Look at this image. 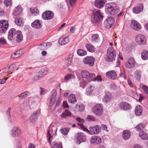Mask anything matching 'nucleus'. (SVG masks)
<instances>
[{
  "label": "nucleus",
  "instance_id": "nucleus-1",
  "mask_svg": "<svg viewBox=\"0 0 148 148\" xmlns=\"http://www.w3.org/2000/svg\"><path fill=\"white\" fill-rule=\"evenodd\" d=\"M106 13L108 14L115 15L118 13L120 10L114 3H108L105 6Z\"/></svg>",
  "mask_w": 148,
  "mask_h": 148
},
{
  "label": "nucleus",
  "instance_id": "nucleus-2",
  "mask_svg": "<svg viewBox=\"0 0 148 148\" xmlns=\"http://www.w3.org/2000/svg\"><path fill=\"white\" fill-rule=\"evenodd\" d=\"M116 56V52L113 48H109L107 50L106 60L111 62L114 60Z\"/></svg>",
  "mask_w": 148,
  "mask_h": 148
},
{
  "label": "nucleus",
  "instance_id": "nucleus-3",
  "mask_svg": "<svg viewBox=\"0 0 148 148\" xmlns=\"http://www.w3.org/2000/svg\"><path fill=\"white\" fill-rule=\"evenodd\" d=\"M103 17V16L100 13V11L96 10L93 13V15L92 16L91 21L92 22L96 23L99 22L100 20Z\"/></svg>",
  "mask_w": 148,
  "mask_h": 148
},
{
  "label": "nucleus",
  "instance_id": "nucleus-4",
  "mask_svg": "<svg viewBox=\"0 0 148 148\" xmlns=\"http://www.w3.org/2000/svg\"><path fill=\"white\" fill-rule=\"evenodd\" d=\"M93 112L97 116L101 115L103 113V108L101 104H97L93 107L92 108Z\"/></svg>",
  "mask_w": 148,
  "mask_h": 148
},
{
  "label": "nucleus",
  "instance_id": "nucleus-5",
  "mask_svg": "<svg viewBox=\"0 0 148 148\" xmlns=\"http://www.w3.org/2000/svg\"><path fill=\"white\" fill-rule=\"evenodd\" d=\"M9 27L8 22L5 20L0 21V32L1 33H5Z\"/></svg>",
  "mask_w": 148,
  "mask_h": 148
},
{
  "label": "nucleus",
  "instance_id": "nucleus-6",
  "mask_svg": "<svg viewBox=\"0 0 148 148\" xmlns=\"http://www.w3.org/2000/svg\"><path fill=\"white\" fill-rule=\"evenodd\" d=\"M76 140L77 143L79 144L81 143L86 142V136L82 132H78L75 135Z\"/></svg>",
  "mask_w": 148,
  "mask_h": 148
},
{
  "label": "nucleus",
  "instance_id": "nucleus-7",
  "mask_svg": "<svg viewBox=\"0 0 148 148\" xmlns=\"http://www.w3.org/2000/svg\"><path fill=\"white\" fill-rule=\"evenodd\" d=\"M136 42L139 45H144L146 42V39L145 36L142 34H139L136 37Z\"/></svg>",
  "mask_w": 148,
  "mask_h": 148
},
{
  "label": "nucleus",
  "instance_id": "nucleus-8",
  "mask_svg": "<svg viewBox=\"0 0 148 148\" xmlns=\"http://www.w3.org/2000/svg\"><path fill=\"white\" fill-rule=\"evenodd\" d=\"M120 109L121 110L127 111L130 110L132 108L131 105L128 103L122 102L119 105Z\"/></svg>",
  "mask_w": 148,
  "mask_h": 148
},
{
  "label": "nucleus",
  "instance_id": "nucleus-9",
  "mask_svg": "<svg viewBox=\"0 0 148 148\" xmlns=\"http://www.w3.org/2000/svg\"><path fill=\"white\" fill-rule=\"evenodd\" d=\"M54 16L53 13L51 11H46L42 14V17L45 20H49L52 19Z\"/></svg>",
  "mask_w": 148,
  "mask_h": 148
},
{
  "label": "nucleus",
  "instance_id": "nucleus-10",
  "mask_svg": "<svg viewBox=\"0 0 148 148\" xmlns=\"http://www.w3.org/2000/svg\"><path fill=\"white\" fill-rule=\"evenodd\" d=\"M21 132L20 129L16 127L12 128L11 135L14 137H18L21 135Z\"/></svg>",
  "mask_w": 148,
  "mask_h": 148
},
{
  "label": "nucleus",
  "instance_id": "nucleus-11",
  "mask_svg": "<svg viewBox=\"0 0 148 148\" xmlns=\"http://www.w3.org/2000/svg\"><path fill=\"white\" fill-rule=\"evenodd\" d=\"M114 19L110 17L107 18L104 22V24L107 28H110L114 25Z\"/></svg>",
  "mask_w": 148,
  "mask_h": 148
},
{
  "label": "nucleus",
  "instance_id": "nucleus-12",
  "mask_svg": "<svg viewBox=\"0 0 148 148\" xmlns=\"http://www.w3.org/2000/svg\"><path fill=\"white\" fill-rule=\"evenodd\" d=\"M94 58L92 56H87L83 60V62L85 64H87L89 66H92L94 63Z\"/></svg>",
  "mask_w": 148,
  "mask_h": 148
},
{
  "label": "nucleus",
  "instance_id": "nucleus-13",
  "mask_svg": "<svg viewBox=\"0 0 148 148\" xmlns=\"http://www.w3.org/2000/svg\"><path fill=\"white\" fill-rule=\"evenodd\" d=\"M91 143L94 145L100 144L101 142V139L100 137L97 136H92L90 139Z\"/></svg>",
  "mask_w": 148,
  "mask_h": 148
},
{
  "label": "nucleus",
  "instance_id": "nucleus-14",
  "mask_svg": "<svg viewBox=\"0 0 148 148\" xmlns=\"http://www.w3.org/2000/svg\"><path fill=\"white\" fill-rule=\"evenodd\" d=\"M130 26L133 29L137 31L139 30L141 28V25L135 20L132 21Z\"/></svg>",
  "mask_w": 148,
  "mask_h": 148
},
{
  "label": "nucleus",
  "instance_id": "nucleus-15",
  "mask_svg": "<svg viewBox=\"0 0 148 148\" xmlns=\"http://www.w3.org/2000/svg\"><path fill=\"white\" fill-rule=\"evenodd\" d=\"M57 128L55 126H53L51 127H49L47 131V134L48 137V141L50 145L51 144V138L52 137V136L51 135L50 133V132L51 134L53 133V130H54L55 133H56L57 132Z\"/></svg>",
  "mask_w": 148,
  "mask_h": 148
},
{
  "label": "nucleus",
  "instance_id": "nucleus-16",
  "mask_svg": "<svg viewBox=\"0 0 148 148\" xmlns=\"http://www.w3.org/2000/svg\"><path fill=\"white\" fill-rule=\"evenodd\" d=\"M135 63L134 58H129L128 61L125 63V66L126 68L131 69L135 66Z\"/></svg>",
  "mask_w": 148,
  "mask_h": 148
},
{
  "label": "nucleus",
  "instance_id": "nucleus-17",
  "mask_svg": "<svg viewBox=\"0 0 148 148\" xmlns=\"http://www.w3.org/2000/svg\"><path fill=\"white\" fill-rule=\"evenodd\" d=\"M39 114V112L38 111H36L32 114L29 117V121L30 123L32 124L35 123L37 120Z\"/></svg>",
  "mask_w": 148,
  "mask_h": 148
},
{
  "label": "nucleus",
  "instance_id": "nucleus-18",
  "mask_svg": "<svg viewBox=\"0 0 148 148\" xmlns=\"http://www.w3.org/2000/svg\"><path fill=\"white\" fill-rule=\"evenodd\" d=\"M81 74L83 77L86 79H90L94 77L95 74L94 73L90 74L88 71L84 70L82 71Z\"/></svg>",
  "mask_w": 148,
  "mask_h": 148
},
{
  "label": "nucleus",
  "instance_id": "nucleus-19",
  "mask_svg": "<svg viewBox=\"0 0 148 148\" xmlns=\"http://www.w3.org/2000/svg\"><path fill=\"white\" fill-rule=\"evenodd\" d=\"M89 129L92 133L95 134H97L99 133L101 130L100 127L98 125L90 127Z\"/></svg>",
  "mask_w": 148,
  "mask_h": 148
},
{
  "label": "nucleus",
  "instance_id": "nucleus-20",
  "mask_svg": "<svg viewBox=\"0 0 148 148\" xmlns=\"http://www.w3.org/2000/svg\"><path fill=\"white\" fill-rule=\"evenodd\" d=\"M17 35V31L14 28H12L10 29L8 32V38L10 40H12L14 36H16Z\"/></svg>",
  "mask_w": 148,
  "mask_h": 148
},
{
  "label": "nucleus",
  "instance_id": "nucleus-21",
  "mask_svg": "<svg viewBox=\"0 0 148 148\" xmlns=\"http://www.w3.org/2000/svg\"><path fill=\"white\" fill-rule=\"evenodd\" d=\"M31 26L35 28H40L42 27V21L39 20H36L32 23Z\"/></svg>",
  "mask_w": 148,
  "mask_h": 148
},
{
  "label": "nucleus",
  "instance_id": "nucleus-22",
  "mask_svg": "<svg viewBox=\"0 0 148 148\" xmlns=\"http://www.w3.org/2000/svg\"><path fill=\"white\" fill-rule=\"evenodd\" d=\"M106 2V0H95V5L96 7L99 8L103 7Z\"/></svg>",
  "mask_w": 148,
  "mask_h": 148
},
{
  "label": "nucleus",
  "instance_id": "nucleus-23",
  "mask_svg": "<svg viewBox=\"0 0 148 148\" xmlns=\"http://www.w3.org/2000/svg\"><path fill=\"white\" fill-rule=\"evenodd\" d=\"M106 75L108 77L112 79H115L117 77L116 72L113 71H111L106 72Z\"/></svg>",
  "mask_w": 148,
  "mask_h": 148
},
{
  "label": "nucleus",
  "instance_id": "nucleus-24",
  "mask_svg": "<svg viewBox=\"0 0 148 148\" xmlns=\"http://www.w3.org/2000/svg\"><path fill=\"white\" fill-rule=\"evenodd\" d=\"M143 5L142 4H140L134 8L132 9V11L134 13H139L143 10Z\"/></svg>",
  "mask_w": 148,
  "mask_h": 148
},
{
  "label": "nucleus",
  "instance_id": "nucleus-25",
  "mask_svg": "<svg viewBox=\"0 0 148 148\" xmlns=\"http://www.w3.org/2000/svg\"><path fill=\"white\" fill-rule=\"evenodd\" d=\"M69 42V38L65 37L61 38L58 40L59 44L61 45H64L67 43Z\"/></svg>",
  "mask_w": 148,
  "mask_h": 148
},
{
  "label": "nucleus",
  "instance_id": "nucleus-26",
  "mask_svg": "<svg viewBox=\"0 0 148 148\" xmlns=\"http://www.w3.org/2000/svg\"><path fill=\"white\" fill-rule=\"evenodd\" d=\"M72 114L68 110L65 109L60 115L61 117L63 118H66L71 116Z\"/></svg>",
  "mask_w": 148,
  "mask_h": 148
},
{
  "label": "nucleus",
  "instance_id": "nucleus-27",
  "mask_svg": "<svg viewBox=\"0 0 148 148\" xmlns=\"http://www.w3.org/2000/svg\"><path fill=\"white\" fill-rule=\"evenodd\" d=\"M23 53L22 50H19L15 52L11 56V58L12 59L18 58L21 56L22 55Z\"/></svg>",
  "mask_w": 148,
  "mask_h": 148
},
{
  "label": "nucleus",
  "instance_id": "nucleus-28",
  "mask_svg": "<svg viewBox=\"0 0 148 148\" xmlns=\"http://www.w3.org/2000/svg\"><path fill=\"white\" fill-rule=\"evenodd\" d=\"M130 132L128 130H125L123 132L122 136L123 139L125 140L128 139L130 137Z\"/></svg>",
  "mask_w": 148,
  "mask_h": 148
},
{
  "label": "nucleus",
  "instance_id": "nucleus-29",
  "mask_svg": "<svg viewBox=\"0 0 148 148\" xmlns=\"http://www.w3.org/2000/svg\"><path fill=\"white\" fill-rule=\"evenodd\" d=\"M112 97V94L109 92H106V95L103 99V102L106 103L109 102L111 100Z\"/></svg>",
  "mask_w": 148,
  "mask_h": 148
},
{
  "label": "nucleus",
  "instance_id": "nucleus-30",
  "mask_svg": "<svg viewBox=\"0 0 148 148\" xmlns=\"http://www.w3.org/2000/svg\"><path fill=\"white\" fill-rule=\"evenodd\" d=\"M143 112L142 107L140 105L136 106L135 108V112L137 116H140L142 114Z\"/></svg>",
  "mask_w": 148,
  "mask_h": 148
},
{
  "label": "nucleus",
  "instance_id": "nucleus-31",
  "mask_svg": "<svg viewBox=\"0 0 148 148\" xmlns=\"http://www.w3.org/2000/svg\"><path fill=\"white\" fill-rule=\"evenodd\" d=\"M73 55L70 54L68 57L65 59V64L66 66H69L71 63V61L73 59Z\"/></svg>",
  "mask_w": 148,
  "mask_h": 148
},
{
  "label": "nucleus",
  "instance_id": "nucleus-32",
  "mask_svg": "<svg viewBox=\"0 0 148 148\" xmlns=\"http://www.w3.org/2000/svg\"><path fill=\"white\" fill-rule=\"evenodd\" d=\"M16 41L18 42H21L23 39V36L20 30L17 31V35H16Z\"/></svg>",
  "mask_w": 148,
  "mask_h": 148
},
{
  "label": "nucleus",
  "instance_id": "nucleus-33",
  "mask_svg": "<svg viewBox=\"0 0 148 148\" xmlns=\"http://www.w3.org/2000/svg\"><path fill=\"white\" fill-rule=\"evenodd\" d=\"M14 22L16 25L19 26H22L24 25V21L21 18H15Z\"/></svg>",
  "mask_w": 148,
  "mask_h": 148
},
{
  "label": "nucleus",
  "instance_id": "nucleus-34",
  "mask_svg": "<svg viewBox=\"0 0 148 148\" xmlns=\"http://www.w3.org/2000/svg\"><path fill=\"white\" fill-rule=\"evenodd\" d=\"M68 101L69 103L72 104H74L77 102V100L75 99V95L74 94H71L69 96Z\"/></svg>",
  "mask_w": 148,
  "mask_h": 148
},
{
  "label": "nucleus",
  "instance_id": "nucleus-35",
  "mask_svg": "<svg viewBox=\"0 0 148 148\" xmlns=\"http://www.w3.org/2000/svg\"><path fill=\"white\" fill-rule=\"evenodd\" d=\"M139 137L143 140H148V134L143 131L140 132L139 134Z\"/></svg>",
  "mask_w": 148,
  "mask_h": 148
},
{
  "label": "nucleus",
  "instance_id": "nucleus-36",
  "mask_svg": "<svg viewBox=\"0 0 148 148\" xmlns=\"http://www.w3.org/2000/svg\"><path fill=\"white\" fill-rule=\"evenodd\" d=\"M22 11V8L21 6H17L14 10L13 11V14L15 16L18 15Z\"/></svg>",
  "mask_w": 148,
  "mask_h": 148
},
{
  "label": "nucleus",
  "instance_id": "nucleus-37",
  "mask_svg": "<svg viewBox=\"0 0 148 148\" xmlns=\"http://www.w3.org/2000/svg\"><path fill=\"white\" fill-rule=\"evenodd\" d=\"M85 47L87 50L90 52H94L95 51V48L92 45L86 44L85 45Z\"/></svg>",
  "mask_w": 148,
  "mask_h": 148
},
{
  "label": "nucleus",
  "instance_id": "nucleus-38",
  "mask_svg": "<svg viewBox=\"0 0 148 148\" xmlns=\"http://www.w3.org/2000/svg\"><path fill=\"white\" fill-rule=\"evenodd\" d=\"M141 57L143 60H146L148 59V51L146 50H143L141 53Z\"/></svg>",
  "mask_w": 148,
  "mask_h": 148
},
{
  "label": "nucleus",
  "instance_id": "nucleus-39",
  "mask_svg": "<svg viewBox=\"0 0 148 148\" xmlns=\"http://www.w3.org/2000/svg\"><path fill=\"white\" fill-rule=\"evenodd\" d=\"M30 94L29 92L25 91L21 93L18 96V98L20 100H22L28 96Z\"/></svg>",
  "mask_w": 148,
  "mask_h": 148
},
{
  "label": "nucleus",
  "instance_id": "nucleus-40",
  "mask_svg": "<svg viewBox=\"0 0 148 148\" xmlns=\"http://www.w3.org/2000/svg\"><path fill=\"white\" fill-rule=\"evenodd\" d=\"M99 40V36L98 34H93L92 36L91 41L93 42H98Z\"/></svg>",
  "mask_w": 148,
  "mask_h": 148
},
{
  "label": "nucleus",
  "instance_id": "nucleus-41",
  "mask_svg": "<svg viewBox=\"0 0 148 148\" xmlns=\"http://www.w3.org/2000/svg\"><path fill=\"white\" fill-rule=\"evenodd\" d=\"M145 127V125L143 123H140L137 125L135 127L136 130L137 131H140L143 130Z\"/></svg>",
  "mask_w": 148,
  "mask_h": 148
},
{
  "label": "nucleus",
  "instance_id": "nucleus-42",
  "mask_svg": "<svg viewBox=\"0 0 148 148\" xmlns=\"http://www.w3.org/2000/svg\"><path fill=\"white\" fill-rule=\"evenodd\" d=\"M53 146H51V148H62V143H58L56 141H54L53 143Z\"/></svg>",
  "mask_w": 148,
  "mask_h": 148
},
{
  "label": "nucleus",
  "instance_id": "nucleus-43",
  "mask_svg": "<svg viewBox=\"0 0 148 148\" xmlns=\"http://www.w3.org/2000/svg\"><path fill=\"white\" fill-rule=\"evenodd\" d=\"M30 10L31 12L34 15H37L39 14V10L37 8H31Z\"/></svg>",
  "mask_w": 148,
  "mask_h": 148
},
{
  "label": "nucleus",
  "instance_id": "nucleus-44",
  "mask_svg": "<svg viewBox=\"0 0 148 148\" xmlns=\"http://www.w3.org/2000/svg\"><path fill=\"white\" fill-rule=\"evenodd\" d=\"M75 108L76 109L78 110L80 112H83L84 110L85 107L83 104H77L76 105Z\"/></svg>",
  "mask_w": 148,
  "mask_h": 148
},
{
  "label": "nucleus",
  "instance_id": "nucleus-45",
  "mask_svg": "<svg viewBox=\"0 0 148 148\" xmlns=\"http://www.w3.org/2000/svg\"><path fill=\"white\" fill-rule=\"evenodd\" d=\"M70 129L69 128H64L60 130V132L64 135H66Z\"/></svg>",
  "mask_w": 148,
  "mask_h": 148
},
{
  "label": "nucleus",
  "instance_id": "nucleus-46",
  "mask_svg": "<svg viewBox=\"0 0 148 148\" xmlns=\"http://www.w3.org/2000/svg\"><path fill=\"white\" fill-rule=\"evenodd\" d=\"M86 53L87 52L86 51L82 49H79L77 51V54L80 56L85 55L86 54Z\"/></svg>",
  "mask_w": 148,
  "mask_h": 148
},
{
  "label": "nucleus",
  "instance_id": "nucleus-47",
  "mask_svg": "<svg viewBox=\"0 0 148 148\" xmlns=\"http://www.w3.org/2000/svg\"><path fill=\"white\" fill-rule=\"evenodd\" d=\"M74 76L71 74H69L65 75L64 77V80L66 82H67L69 80L73 78Z\"/></svg>",
  "mask_w": 148,
  "mask_h": 148
},
{
  "label": "nucleus",
  "instance_id": "nucleus-48",
  "mask_svg": "<svg viewBox=\"0 0 148 148\" xmlns=\"http://www.w3.org/2000/svg\"><path fill=\"white\" fill-rule=\"evenodd\" d=\"M88 84V82L87 81L83 79L80 82V86L84 88Z\"/></svg>",
  "mask_w": 148,
  "mask_h": 148
},
{
  "label": "nucleus",
  "instance_id": "nucleus-49",
  "mask_svg": "<svg viewBox=\"0 0 148 148\" xmlns=\"http://www.w3.org/2000/svg\"><path fill=\"white\" fill-rule=\"evenodd\" d=\"M79 126L81 127V128L83 130V131L87 132L89 134H90V132L87 129L85 128L84 126L82 124H78Z\"/></svg>",
  "mask_w": 148,
  "mask_h": 148
},
{
  "label": "nucleus",
  "instance_id": "nucleus-50",
  "mask_svg": "<svg viewBox=\"0 0 148 148\" xmlns=\"http://www.w3.org/2000/svg\"><path fill=\"white\" fill-rule=\"evenodd\" d=\"M79 126L81 127V128L83 130V131L87 132L89 134H90V132L87 129L85 128L84 126L82 124H78Z\"/></svg>",
  "mask_w": 148,
  "mask_h": 148
},
{
  "label": "nucleus",
  "instance_id": "nucleus-51",
  "mask_svg": "<svg viewBox=\"0 0 148 148\" xmlns=\"http://www.w3.org/2000/svg\"><path fill=\"white\" fill-rule=\"evenodd\" d=\"M142 88L144 92L147 94V96L148 97V87L145 85H143Z\"/></svg>",
  "mask_w": 148,
  "mask_h": 148
},
{
  "label": "nucleus",
  "instance_id": "nucleus-52",
  "mask_svg": "<svg viewBox=\"0 0 148 148\" xmlns=\"http://www.w3.org/2000/svg\"><path fill=\"white\" fill-rule=\"evenodd\" d=\"M87 119L88 121H95L96 120V119L93 116L88 115L87 117Z\"/></svg>",
  "mask_w": 148,
  "mask_h": 148
},
{
  "label": "nucleus",
  "instance_id": "nucleus-53",
  "mask_svg": "<svg viewBox=\"0 0 148 148\" xmlns=\"http://www.w3.org/2000/svg\"><path fill=\"white\" fill-rule=\"evenodd\" d=\"M47 69H42L39 72L40 75H45L47 73Z\"/></svg>",
  "mask_w": 148,
  "mask_h": 148
},
{
  "label": "nucleus",
  "instance_id": "nucleus-54",
  "mask_svg": "<svg viewBox=\"0 0 148 148\" xmlns=\"http://www.w3.org/2000/svg\"><path fill=\"white\" fill-rule=\"evenodd\" d=\"M4 2L6 7L12 4V0H5Z\"/></svg>",
  "mask_w": 148,
  "mask_h": 148
},
{
  "label": "nucleus",
  "instance_id": "nucleus-55",
  "mask_svg": "<svg viewBox=\"0 0 148 148\" xmlns=\"http://www.w3.org/2000/svg\"><path fill=\"white\" fill-rule=\"evenodd\" d=\"M96 80L98 82H101L102 81L101 76L99 75H98L95 78L93 79V81H94Z\"/></svg>",
  "mask_w": 148,
  "mask_h": 148
},
{
  "label": "nucleus",
  "instance_id": "nucleus-56",
  "mask_svg": "<svg viewBox=\"0 0 148 148\" xmlns=\"http://www.w3.org/2000/svg\"><path fill=\"white\" fill-rule=\"evenodd\" d=\"M15 66L16 65L15 64H12L8 67V69H9L10 71H14L15 70Z\"/></svg>",
  "mask_w": 148,
  "mask_h": 148
},
{
  "label": "nucleus",
  "instance_id": "nucleus-57",
  "mask_svg": "<svg viewBox=\"0 0 148 148\" xmlns=\"http://www.w3.org/2000/svg\"><path fill=\"white\" fill-rule=\"evenodd\" d=\"M11 108H9L8 110L6 111V112L7 115L8 116V119H10L11 118L10 111L11 110Z\"/></svg>",
  "mask_w": 148,
  "mask_h": 148
},
{
  "label": "nucleus",
  "instance_id": "nucleus-58",
  "mask_svg": "<svg viewBox=\"0 0 148 148\" xmlns=\"http://www.w3.org/2000/svg\"><path fill=\"white\" fill-rule=\"evenodd\" d=\"M0 44L2 45L6 44V41L4 38L1 37L0 38Z\"/></svg>",
  "mask_w": 148,
  "mask_h": 148
},
{
  "label": "nucleus",
  "instance_id": "nucleus-59",
  "mask_svg": "<svg viewBox=\"0 0 148 148\" xmlns=\"http://www.w3.org/2000/svg\"><path fill=\"white\" fill-rule=\"evenodd\" d=\"M92 90H90L88 88L86 90V94L88 95H90L92 94Z\"/></svg>",
  "mask_w": 148,
  "mask_h": 148
},
{
  "label": "nucleus",
  "instance_id": "nucleus-60",
  "mask_svg": "<svg viewBox=\"0 0 148 148\" xmlns=\"http://www.w3.org/2000/svg\"><path fill=\"white\" fill-rule=\"evenodd\" d=\"M42 77V76H40V75H36L33 77V79L34 80H37L39 79Z\"/></svg>",
  "mask_w": 148,
  "mask_h": 148
},
{
  "label": "nucleus",
  "instance_id": "nucleus-61",
  "mask_svg": "<svg viewBox=\"0 0 148 148\" xmlns=\"http://www.w3.org/2000/svg\"><path fill=\"white\" fill-rule=\"evenodd\" d=\"M70 5L71 7H73L76 0H69Z\"/></svg>",
  "mask_w": 148,
  "mask_h": 148
},
{
  "label": "nucleus",
  "instance_id": "nucleus-62",
  "mask_svg": "<svg viewBox=\"0 0 148 148\" xmlns=\"http://www.w3.org/2000/svg\"><path fill=\"white\" fill-rule=\"evenodd\" d=\"M63 107L64 108H69V106L67 102L66 101H64L63 103Z\"/></svg>",
  "mask_w": 148,
  "mask_h": 148
},
{
  "label": "nucleus",
  "instance_id": "nucleus-63",
  "mask_svg": "<svg viewBox=\"0 0 148 148\" xmlns=\"http://www.w3.org/2000/svg\"><path fill=\"white\" fill-rule=\"evenodd\" d=\"M133 148H143V147L138 144L135 145L133 146Z\"/></svg>",
  "mask_w": 148,
  "mask_h": 148
},
{
  "label": "nucleus",
  "instance_id": "nucleus-64",
  "mask_svg": "<svg viewBox=\"0 0 148 148\" xmlns=\"http://www.w3.org/2000/svg\"><path fill=\"white\" fill-rule=\"evenodd\" d=\"M77 121L78 122L80 123H83L84 122V121L83 119L80 118L79 117H78L76 119Z\"/></svg>",
  "mask_w": 148,
  "mask_h": 148
}]
</instances>
